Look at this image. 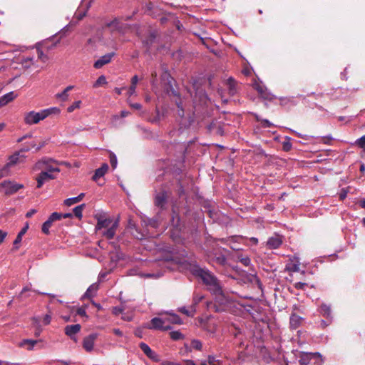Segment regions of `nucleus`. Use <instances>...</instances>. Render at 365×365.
Returning <instances> with one entry per match:
<instances>
[{
    "label": "nucleus",
    "instance_id": "e2e57ef3",
    "mask_svg": "<svg viewBox=\"0 0 365 365\" xmlns=\"http://www.w3.org/2000/svg\"><path fill=\"white\" fill-rule=\"evenodd\" d=\"M46 145V141H41L38 143V145L36 148V150H38Z\"/></svg>",
    "mask_w": 365,
    "mask_h": 365
},
{
    "label": "nucleus",
    "instance_id": "4c0bfd02",
    "mask_svg": "<svg viewBox=\"0 0 365 365\" xmlns=\"http://www.w3.org/2000/svg\"><path fill=\"white\" fill-rule=\"evenodd\" d=\"M239 261L245 266L248 267L250 265V259L245 256V257H238Z\"/></svg>",
    "mask_w": 365,
    "mask_h": 365
},
{
    "label": "nucleus",
    "instance_id": "774afa93",
    "mask_svg": "<svg viewBox=\"0 0 365 365\" xmlns=\"http://www.w3.org/2000/svg\"><path fill=\"white\" fill-rule=\"evenodd\" d=\"M359 205H360V206H361L362 208H364V209H365V199L361 200L359 202Z\"/></svg>",
    "mask_w": 365,
    "mask_h": 365
},
{
    "label": "nucleus",
    "instance_id": "c03bdc74",
    "mask_svg": "<svg viewBox=\"0 0 365 365\" xmlns=\"http://www.w3.org/2000/svg\"><path fill=\"white\" fill-rule=\"evenodd\" d=\"M28 291H30V288L29 287H24L22 289L19 297L22 299L24 297H30L31 296L30 294L24 295L25 292H26Z\"/></svg>",
    "mask_w": 365,
    "mask_h": 365
},
{
    "label": "nucleus",
    "instance_id": "a18cd8bd",
    "mask_svg": "<svg viewBox=\"0 0 365 365\" xmlns=\"http://www.w3.org/2000/svg\"><path fill=\"white\" fill-rule=\"evenodd\" d=\"M51 321V314H47L44 316L43 319V323L44 325H48L50 324Z\"/></svg>",
    "mask_w": 365,
    "mask_h": 365
},
{
    "label": "nucleus",
    "instance_id": "6e6552de",
    "mask_svg": "<svg viewBox=\"0 0 365 365\" xmlns=\"http://www.w3.org/2000/svg\"><path fill=\"white\" fill-rule=\"evenodd\" d=\"M150 323V329L167 330L171 328L169 324H166V319H165L163 317H154L151 319Z\"/></svg>",
    "mask_w": 365,
    "mask_h": 365
},
{
    "label": "nucleus",
    "instance_id": "49530a36",
    "mask_svg": "<svg viewBox=\"0 0 365 365\" xmlns=\"http://www.w3.org/2000/svg\"><path fill=\"white\" fill-rule=\"evenodd\" d=\"M307 286V284L303 282H297L294 284V287L297 289H304Z\"/></svg>",
    "mask_w": 365,
    "mask_h": 365
},
{
    "label": "nucleus",
    "instance_id": "ddd939ff",
    "mask_svg": "<svg viewBox=\"0 0 365 365\" xmlns=\"http://www.w3.org/2000/svg\"><path fill=\"white\" fill-rule=\"evenodd\" d=\"M282 243V240L280 236L275 235L268 239L267 246L269 249H277L280 247Z\"/></svg>",
    "mask_w": 365,
    "mask_h": 365
},
{
    "label": "nucleus",
    "instance_id": "4d7b16f0",
    "mask_svg": "<svg viewBox=\"0 0 365 365\" xmlns=\"http://www.w3.org/2000/svg\"><path fill=\"white\" fill-rule=\"evenodd\" d=\"M36 212V210L35 209H32L31 210H29V212H27V213L26 214V217H32L35 213Z\"/></svg>",
    "mask_w": 365,
    "mask_h": 365
},
{
    "label": "nucleus",
    "instance_id": "f8f14e48",
    "mask_svg": "<svg viewBox=\"0 0 365 365\" xmlns=\"http://www.w3.org/2000/svg\"><path fill=\"white\" fill-rule=\"evenodd\" d=\"M114 55H115V53H107V54L101 56L99 59H98L94 63V65H93L94 68H96L97 69L102 68L104 65L110 62V61H111L112 58L114 56Z\"/></svg>",
    "mask_w": 365,
    "mask_h": 365
},
{
    "label": "nucleus",
    "instance_id": "5701e85b",
    "mask_svg": "<svg viewBox=\"0 0 365 365\" xmlns=\"http://www.w3.org/2000/svg\"><path fill=\"white\" fill-rule=\"evenodd\" d=\"M166 195L165 192H160L155 196V203L158 207H163L165 203Z\"/></svg>",
    "mask_w": 365,
    "mask_h": 365
},
{
    "label": "nucleus",
    "instance_id": "1a4fd4ad",
    "mask_svg": "<svg viewBox=\"0 0 365 365\" xmlns=\"http://www.w3.org/2000/svg\"><path fill=\"white\" fill-rule=\"evenodd\" d=\"M53 174L48 173L47 171H41L40 174L36 178L37 187L41 188L46 182L54 179Z\"/></svg>",
    "mask_w": 365,
    "mask_h": 365
},
{
    "label": "nucleus",
    "instance_id": "bb28decb",
    "mask_svg": "<svg viewBox=\"0 0 365 365\" xmlns=\"http://www.w3.org/2000/svg\"><path fill=\"white\" fill-rule=\"evenodd\" d=\"M10 175V167L6 163L2 168H0V179L9 176Z\"/></svg>",
    "mask_w": 365,
    "mask_h": 365
},
{
    "label": "nucleus",
    "instance_id": "f704fd0d",
    "mask_svg": "<svg viewBox=\"0 0 365 365\" xmlns=\"http://www.w3.org/2000/svg\"><path fill=\"white\" fill-rule=\"evenodd\" d=\"M227 84L229 86V93L231 95H234L236 93L235 83L233 79L230 78Z\"/></svg>",
    "mask_w": 365,
    "mask_h": 365
},
{
    "label": "nucleus",
    "instance_id": "052dcab7",
    "mask_svg": "<svg viewBox=\"0 0 365 365\" xmlns=\"http://www.w3.org/2000/svg\"><path fill=\"white\" fill-rule=\"evenodd\" d=\"M113 331L117 336H123V332L119 329H114Z\"/></svg>",
    "mask_w": 365,
    "mask_h": 365
},
{
    "label": "nucleus",
    "instance_id": "58836bf2",
    "mask_svg": "<svg viewBox=\"0 0 365 365\" xmlns=\"http://www.w3.org/2000/svg\"><path fill=\"white\" fill-rule=\"evenodd\" d=\"M191 347L196 350H200L202 348V343L197 339H194L191 341Z\"/></svg>",
    "mask_w": 365,
    "mask_h": 365
},
{
    "label": "nucleus",
    "instance_id": "37998d69",
    "mask_svg": "<svg viewBox=\"0 0 365 365\" xmlns=\"http://www.w3.org/2000/svg\"><path fill=\"white\" fill-rule=\"evenodd\" d=\"M356 145L361 148H365V135L356 140Z\"/></svg>",
    "mask_w": 365,
    "mask_h": 365
},
{
    "label": "nucleus",
    "instance_id": "603ef678",
    "mask_svg": "<svg viewBox=\"0 0 365 365\" xmlns=\"http://www.w3.org/2000/svg\"><path fill=\"white\" fill-rule=\"evenodd\" d=\"M161 365H180L178 363H175L170 361H163L161 362Z\"/></svg>",
    "mask_w": 365,
    "mask_h": 365
},
{
    "label": "nucleus",
    "instance_id": "9b49d317",
    "mask_svg": "<svg viewBox=\"0 0 365 365\" xmlns=\"http://www.w3.org/2000/svg\"><path fill=\"white\" fill-rule=\"evenodd\" d=\"M97 337V334H91L83 339V346L86 351L91 352V351H93L94 347V343Z\"/></svg>",
    "mask_w": 365,
    "mask_h": 365
},
{
    "label": "nucleus",
    "instance_id": "412c9836",
    "mask_svg": "<svg viewBox=\"0 0 365 365\" xmlns=\"http://www.w3.org/2000/svg\"><path fill=\"white\" fill-rule=\"evenodd\" d=\"M98 289V284L94 283V284H91L88 288L87 291L86 292V293L84 294V297L93 298V297L96 296Z\"/></svg>",
    "mask_w": 365,
    "mask_h": 365
},
{
    "label": "nucleus",
    "instance_id": "a19ab883",
    "mask_svg": "<svg viewBox=\"0 0 365 365\" xmlns=\"http://www.w3.org/2000/svg\"><path fill=\"white\" fill-rule=\"evenodd\" d=\"M56 98H60L63 101H66L68 98V94L63 90L61 93H58L56 95Z\"/></svg>",
    "mask_w": 365,
    "mask_h": 365
},
{
    "label": "nucleus",
    "instance_id": "c756f323",
    "mask_svg": "<svg viewBox=\"0 0 365 365\" xmlns=\"http://www.w3.org/2000/svg\"><path fill=\"white\" fill-rule=\"evenodd\" d=\"M320 312L323 316L328 317L331 314V309L328 305L322 304L320 307Z\"/></svg>",
    "mask_w": 365,
    "mask_h": 365
},
{
    "label": "nucleus",
    "instance_id": "69168bd1",
    "mask_svg": "<svg viewBox=\"0 0 365 365\" xmlns=\"http://www.w3.org/2000/svg\"><path fill=\"white\" fill-rule=\"evenodd\" d=\"M263 123L264 125L267 128H269L272 125V123L268 120H264Z\"/></svg>",
    "mask_w": 365,
    "mask_h": 365
},
{
    "label": "nucleus",
    "instance_id": "864d4df0",
    "mask_svg": "<svg viewBox=\"0 0 365 365\" xmlns=\"http://www.w3.org/2000/svg\"><path fill=\"white\" fill-rule=\"evenodd\" d=\"M6 235L7 233L6 232H4L1 230H0V244L4 241Z\"/></svg>",
    "mask_w": 365,
    "mask_h": 365
},
{
    "label": "nucleus",
    "instance_id": "de8ad7c7",
    "mask_svg": "<svg viewBox=\"0 0 365 365\" xmlns=\"http://www.w3.org/2000/svg\"><path fill=\"white\" fill-rule=\"evenodd\" d=\"M347 196V191L345 189H342L339 192V199L341 200H344Z\"/></svg>",
    "mask_w": 365,
    "mask_h": 365
},
{
    "label": "nucleus",
    "instance_id": "72a5a7b5",
    "mask_svg": "<svg viewBox=\"0 0 365 365\" xmlns=\"http://www.w3.org/2000/svg\"><path fill=\"white\" fill-rule=\"evenodd\" d=\"M81 105V101H77L73 102L70 106L68 107L67 111L68 113H72L74 110L79 108Z\"/></svg>",
    "mask_w": 365,
    "mask_h": 365
},
{
    "label": "nucleus",
    "instance_id": "f3484780",
    "mask_svg": "<svg viewBox=\"0 0 365 365\" xmlns=\"http://www.w3.org/2000/svg\"><path fill=\"white\" fill-rule=\"evenodd\" d=\"M108 27H109L112 31H118L120 32H123L125 29V26L123 22H121L119 19H114L107 24Z\"/></svg>",
    "mask_w": 365,
    "mask_h": 365
},
{
    "label": "nucleus",
    "instance_id": "a878e982",
    "mask_svg": "<svg viewBox=\"0 0 365 365\" xmlns=\"http://www.w3.org/2000/svg\"><path fill=\"white\" fill-rule=\"evenodd\" d=\"M85 207H86L85 204H81V205H78L76 207H74L73 210L74 215L76 217L81 219L82 217L83 210L84 209Z\"/></svg>",
    "mask_w": 365,
    "mask_h": 365
},
{
    "label": "nucleus",
    "instance_id": "c85d7f7f",
    "mask_svg": "<svg viewBox=\"0 0 365 365\" xmlns=\"http://www.w3.org/2000/svg\"><path fill=\"white\" fill-rule=\"evenodd\" d=\"M37 340H33V339H24L21 343L20 346H24L26 344L30 345V346L28 348L29 350H32L34 346L37 344Z\"/></svg>",
    "mask_w": 365,
    "mask_h": 365
},
{
    "label": "nucleus",
    "instance_id": "f03ea898",
    "mask_svg": "<svg viewBox=\"0 0 365 365\" xmlns=\"http://www.w3.org/2000/svg\"><path fill=\"white\" fill-rule=\"evenodd\" d=\"M97 225L96 230L101 232L102 235L106 238L113 239L115 235L116 230L118 227V221H113L110 217H106L103 215H97Z\"/></svg>",
    "mask_w": 365,
    "mask_h": 365
},
{
    "label": "nucleus",
    "instance_id": "0eeeda50",
    "mask_svg": "<svg viewBox=\"0 0 365 365\" xmlns=\"http://www.w3.org/2000/svg\"><path fill=\"white\" fill-rule=\"evenodd\" d=\"M29 150V148H23L18 152H16L12 155L9 157V162L7 164L11 168L13 165H15L19 163H21L24 161L26 156L24 155V152H27Z\"/></svg>",
    "mask_w": 365,
    "mask_h": 365
},
{
    "label": "nucleus",
    "instance_id": "13d9d810",
    "mask_svg": "<svg viewBox=\"0 0 365 365\" xmlns=\"http://www.w3.org/2000/svg\"><path fill=\"white\" fill-rule=\"evenodd\" d=\"M138 82V78L137 76H134L131 79V85L135 86L137 85Z\"/></svg>",
    "mask_w": 365,
    "mask_h": 365
},
{
    "label": "nucleus",
    "instance_id": "7c9ffc66",
    "mask_svg": "<svg viewBox=\"0 0 365 365\" xmlns=\"http://www.w3.org/2000/svg\"><path fill=\"white\" fill-rule=\"evenodd\" d=\"M53 222L48 219L42 225V232L44 234L48 235L49 233V229L51 227Z\"/></svg>",
    "mask_w": 365,
    "mask_h": 365
},
{
    "label": "nucleus",
    "instance_id": "bf43d9fd",
    "mask_svg": "<svg viewBox=\"0 0 365 365\" xmlns=\"http://www.w3.org/2000/svg\"><path fill=\"white\" fill-rule=\"evenodd\" d=\"M293 133H294L296 135H297V136H299V137L302 138V139H304V140H309V136H308V135H302V134H300V133H297V132H296V131H293Z\"/></svg>",
    "mask_w": 365,
    "mask_h": 365
},
{
    "label": "nucleus",
    "instance_id": "680f3d73",
    "mask_svg": "<svg viewBox=\"0 0 365 365\" xmlns=\"http://www.w3.org/2000/svg\"><path fill=\"white\" fill-rule=\"evenodd\" d=\"M36 147V144L34 142H31L28 145H26L24 148H29V150H30V149L34 148Z\"/></svg>",
    "mask_w": 365,
    "mask_h": 365
},
{
    "label": "nucleus",
    "instance_id": "b1692460",
    "mask_svg": "<svg viewBox=\"0 0 365 365\" xmlns=\"http://www.w3.org/2000/svg\"><path fill=\"white\" fill-rule=\"evenodd\" d=\"M28 229H29V224L26 223V225L19 232L17 237H16V239L14 242V245H16L17 244H19L21 242L22 237L27 232Z\"/></svg>",
    "mask_w": 365,
    "mask_h": 365
},
{
    "label": "nucleus",
    "instance_id": "2f4dec72",
    "mask_svg": "<svg viewBox=\"0 0 365 365\" xmlns=\"http://www.w3.org/2000/svg\"><path fill=\"white\" fill-rule=\"evenodd\" d=\"M36 53L38 56V58L41 60L42 62L45 63L48 61V56L46 55L39 48H36Z\"/></svg>",
    "mask_w": 365,
    "mask_h": 365
},
{
    "label": "nucleus",
    "instance_id": "423d86ee",
    "mask_svg": "<svg viewBox=\"0 0 365 365\" xmlns=\"http://www.w3.org/2000/svg\"><path fill=\"white\" fill-rule=\"evenodd\" d=\"M45 115L46 114L43 113V110H41L39 112H27L24 114V120L26 125H31L33 124H37L41 120H43L46 118Z\"/></svg>",
    "mask_w": 365,
    "mask_h": 365
},
{
    "label": "nucleus",
    "instance_id": "20e7f679",
    "mask_svg": "<svg viewBox=\"0 0 365 365\" xmlns=\"http://www.w3.org/2000/svg\"><path fill=\"white\" fill-rule=\"evenodd\" d=\"M55 162L52 159H43L36 163L35 170H41V171H47L48 173H59L60 169L53 165Z\"/></svg>",
    "mask_w": 365,
    "mask_h": 365
},
{
    "label": "nucleus",
    "instance_id": "dca6fc26",
    "mask_svg": "<svg viewBox=\"0 0 365 365\" xmlns=\"http://www.w3.org/2000/svg\"><path fill=\"white\" fill-rule=\"evenodd\" d=\"M19 63L25 69H28L34 65V57L29 56H22L19 59Z\"/></svg>",
    "mask_w": 365,
    "mask_h": 365
},
{
    "label": "nucleus",
    "instance_id": "5fc2aeb1",
    "mask_svg": "<svg viewBox=\"0 0 365 365\" xmlns=\"http://www.w3.org/2000/svg\"><path fill=\"white\" fill-rule=\"evenodd\" d=\"M178 107L179 108V110H178V115L180 116V117H182L184 115V111H183V109L182 108V105L180 103H178Z\"/></svg>",
    "mask_w": 365,
    "mask_h": 365
},
{
    "label": "nucleus",
    "instance_id": "aec40b11",
    "mask_svg": "<svg viewBox=\"0 0 365 365\" xmlns=\"http://www.w3.org/2000/svg\"><path fill=\"white\" fill-rule=\"evenodd\" d=\"M108 170V165L106 163L103 164L101 168L96 170L95 174L93 177V180H96L98 178L103 177L106 173Z\"/></svg>",
    "mask_w": 365,
    "mask_h": 365
},
{
    "label": "nucleus",
    "instance_id": "2eb2a0df",
    "mask_svg": "<svg viewBox=\"0 0 365 365\" xmlns=\"http://www.w3.org/2000/svg\"><path fill=\"white\" fill-rule=\"evenodd\" d=\"M163 317L166 319V324H169V326L171 324H181L182 323L180 317L174 313H168Z\"/></svg>",
    "mask_w": 365,
    "mask_h": 365
},
{
    "label": "nucleus",
    "instance_id": "39448f33",
    "mask_svg": "<svg viewBox=\"0 0 365 365\" xmlns=\"http://www.w3.org/2000/svg\"><path fill=\"white\" fill-rule=\"evenodd\" d=\"M24 187L23 184L11 180H5L0 184V188L7 195L16 193L19 190L24 188Z\"/></svg>",
    "mask_w": 365,
    "mask_h": 365
},
{
    "label": "nucleus",
    "instance_id": "ea45409f",
    "mask_svg": "<svg viewBox=\"0 0 365 365\" xmlns=\"http://www.w3.org/2000/svg\"><path fill=\"white\" fill-rule=\"evenodd\" d=\"M110 162L112 168L115 169L117 166V158L116 155L113 153H110Z\"/></svg>",
    "mask_w": 365,
    "mask_h": 365
},
{
    "label": "nucleus",
    "instance_id": "a211bd4d",
    "mask_svg": "<svg viewBox=\"0 0 365 365\" xmlns=\"http://www.w3.org/2000/svg\"><path fill=\"white\" fill-rule=\"evenodd\" d=\"M303 321V318L299 317V315L296 314H292L290 317L289 324L290 327L292 329H296L298 328L300 324H302V322Z\"/></svg>",
    "mask_w": 365,
    "mask_h": 365
},
{
    "label": "nucleus",
    "instance_id": "cd10ccee",
    "mask_svg": "<svg viewBox=\"0 0 365 365\" xmlns=\"http://www.w3.org/2000/svg\"><path fill=\"white\" fill-rule=\"evenodd\" d=\"M42 110L43 113L46 114L45 118H47L48 115L51 114H58L60 113V109L56 107H53Z\"/></svg>",
    "mask_w": 365,
    "mask_h": 365
},
{
    "label": "nucleus",
    "instance_id": "c9c22d12",
    "mask_svg": "<svg viewBox=\"0 0 365 365\" xmlns=\"http://www.w3.org/2000/svg\"><path fill=\"white\" fill-rule=\"evenodd\" d=\"M170 336L171 339L173 340H179V339H182V337H183V335L182 334V333L178 331H171L170 333Z\"/></svg>",
    "mask_w": 365,
    "mask_h": 365
},
{
    "label": "nucleus",
    "instance_id": "6e6d98bb",
    "mask_svg": "<svg viewBox=\"0 0 365 365\" xmlns=\"http://www.w3.org/2000/svg\"><path fill=\"white\" fill-rule=\"evenodd\" d=\"M122 312H123V309L119 307H113V313L115 315H118Z\"/></svg>",
    "mask_w": 365,
    "mask_h": 365
},
{
    "label": "nucleus",
    "instance_id": "3c124183",
    "mask_svg": "<svg viewBox=\"0 0 365 365\" xmlns=\"http://www.w3.org/2000/svg\"><path fill=\"white\" fill-rule=\"evenodd\" d=\"M135 88L136 86H133V85H130L129 89H128V95L129 96L133 95L135 93Z\"/></svg>",
    "mask_w": 365,
    "mask_h": 365
},
{
    "label": "nucleus",
    "instance_id": "4468645a",
    "mask_svg": "<svg viewBox=\"0 0 365 365\" xmlns=\"http://www.w3.org/2000/svg\"><path fill=\"white\" fill-rule=\"evenodd\" d=\"M80 324L68 325L65 327V333L71 339H75V335L81 330Z\"/></svg>",
    "mask_w": 365,
    "mask_h": 365
},
{
    "label": "nucleus",
    "instance_id": "79ce46f5",
    "mask_svg": "<svg viewBox=\"0 0 365 365\" xmlns=\"http://www.w3.org/2000/svg\"><path fill=\"white\" fill-rule=\"evenodd\" d=\"M206 361H207V364L210 365H217V364L219 361L218 360H217L215 359V357L214 356H212V355L208 356L207 359Z\"/></svg>",
    "mask_w": 365,
    "mask_h": 365
},
{
    "label": "nucleus",
    "instance_id": "f257e3e1",
    "mask_svg": "<svg viewBox=\"0 0 365 365\" xmlns=\"http://www.w3.org/2000/svg\"><path fill=\"white\" fill-rule=\"evenodd\" d=\"M190 270L195 276L202 279L203 283L207 287V289L215 296L216 302L222 306V308H217L216 311L225 310L230 302L225 295L222 286L217 277L207 269H202L196 264H190Z\"/></svg>",
    "mask_w": 365,
    "mask_h": 365
},
{
    "label": "nucleus",
    "instance_id": "338daca9",
    "mask_svg": "<svg viewBox=\"0 0 365 365\" xmlns=\"http://www.w3.org/2000/svg\"><path fill=\"white\" fill-rule=\"evenodd\" d=\"M185 365H196L195 363L192 360H187L185 361Z\"/></svg>",
    "mask_w": 365,
    "mask_h": 365
},
{
    "label": "nucleus",
    "instance_id": "8fccbe9b",
    "mask_svg": "<svg viewBox=\"0 0 365 365\" xmlns=\"http://www.w3.org/2000/svg\"><path fill=\"white\" fill-rule=\"evenodd\" d=\"M86 11L84 12H81V11H78V12L76 14V18L78 20L82 19L86 16Z\"/></svg>",
    "mask_w": 365,
    "mask_h": 365
},
{
    "label": "nucleus",
    "instance_id": "0e129e2a",
    "mask_svg": "<svg viewBox=\"0 0 365 365\" xmlns=\"http://www.w3.org/2000/svg\"><path fill=\"white\" fill-rule=\"evenodd\" d=\"M128 115H129V112H128V111L122 110V111L120 112V117H121V118H125V117H127Z\"/></svg>",
    "mask_w": 365,
    "mask_h": 365
},
{
    "label": "nucleus",
    "instance_id": "4be33fe9",
    "mask_svg": "<svg viewBox=\"0 0 365 365\" xmlns=\"http://www.w3.org/2000/svg\"><path fill=\"white\" fill-rule=\"evenodd\" d=\"M84 196H85L84 193H81L77 197L68 198L64 200V205L66 206H71V205L76 204V203L79 202L80 201H81Z\"/></svg>",
    "mask_w": 365,
    "mask_h": 365
},
{
    "label": "nucleus",
    "instance_id": "e433bc0d",
    "mask_svg": "<svg viewBox=\"0 0 365 365\" xmlns=\"http://www.w3.org/2000/svg\"><path fill=\"white\" fill-rule=\"evenodd\" d=\"M61 218H63V214L58 212H53L48 217V219L53 222L54 221L59 220Z\"/></svg>",
    "mask_w": 365,
    "mask_h": 365
},
{
    "label": "nucleus",
    "instance_id": "09e8293b",
    "mask_svg": "<svg viewBox=\"0 0 365 365\" xmlns=\"http://www.w3.org/2000/svg\"><path fill=\"white\" fill-rule=\"evenodd\" d=\"M77 314L78 315H80L81 317H86V309L84 308H78L77 309V312H76Z\"/></svg>",
    "mask_w": 365,
    "mask_h": 365
},
{
    "label": "nucleus",
    "instance_id": "7ed1b4c3",
    "mask_svg": "<svg viewBox=\"0 0 365 365\" xmlns=\"http://www.w3.org/2000/svg\"><path fill=\"white\" fill-rule=\"evenodd\" d=\"M299 363L300 365H309L312 359H316V365H321L323 363L322 356L319 353H304L299 355Z\"/></svg>",
    "mask_w": 365,
    "mask_h": 365
},
{
    "label": "nucleus",
    "instance_id": "6ab92c4d",
    "mask_svg": "<svg viewBox=\"0 0 365 365\" xmlns=\"http://www.w3.org/2000/svg\"><path fill=\"white\" fill-rule=\"evenodd\" d=\"M16 98L14 92H9L0 98V107L6 106Z\"/></svg>",
    "mask_w": 365,
    "mask_h": 365
},
{
    "label": "nucleus",
    "instance_id": "393cba45",
    "mask_svg": "<svg viewBox=\"0 0 365 365\" xmlns=\"http://www.w3.org/2000/svg\"><path fill=\"white\" fill-rule=\"evenodd\" d=\"M178 311L187 317H192L195 312L193 307H191L190 309H187L185 307H182L178 308Z\"/></svg>",
    "mask_w": 365,
    "mask_h": 365
},
{
    "label": "nucleus",
    "instance_id": "9d476101",
    "mask_svg": "<svg viewBox=\"0 0 365 365\" xmlns=\"http://www.w3.org/2000/svg\"><path fill=\"white\" fill-rule=\"evenodd\" d=\"M139 346L141 349V350L143 351V353L150 359L153 360V361H156V362L160 361L159 356L154 351H153L148 344H146L144 342H141V343H140Z\"/></svg>",
    "mask_w": 365,
    "mask_h": 365
},
{
    "label": "nucleus",
    "instance_id": "473e14b6",
    "mask_svg": "<svg viewBox=\"0 0 365 365\" xmlns=\"http://www.w3.org/2000/svg\"><path fill=\"white\" fill-rule=\"evenodd\" d=\"M107 83L106 78L104 76H101L98 78L95 83L93 84V87L97 88L102 85H106Z\"/></svg>",
    "mask_w": 365,
    "mask_h": 365
}]
</instances>
